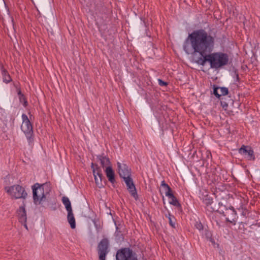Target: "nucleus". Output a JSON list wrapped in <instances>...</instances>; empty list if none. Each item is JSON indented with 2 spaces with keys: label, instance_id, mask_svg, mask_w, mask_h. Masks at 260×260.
<instances>
[{
  "label": "nucleus",
  "instance_id": "nucleus-1",
  "mask_svg": "<svg viewBox=\"0 0 260 260\" xmlns=\"http://www.w3.org/2000/svg\"><path fill=\"white\" fill-rule=\"evenodd\" d=\"M215 38L204 29L193 31L185 41L183 49L188 54L198 53L201 56L196 62L204 66L210 63L213 69H218L228 64V55L222 52L211 53L214 47Z\"/></svg>",
  "mask_w": 260,
  "mask_h": 260
},
{
  "label": "nucleus",
  "instance_id": "nucleus-2",
  "mask_svg": "<svg viewBox=\"0 0 260 260\" xmlns=\"http://www.w3.org/2000/svg\"><path fill=\"white\" fill-rule=\"evenodd\" d=\"M5 190L13 199H25L27 195L24 188L18 184L6 186Z\"/></svg>",
  "mask_w": 260,
  "mask_h": 260
},
{
  "label": "nucleus",
  "instance_id": "nucleus-3",
  "mask_svg": "<svg viewBox=\"0 0 260 260\" xmlns=\"http://www.w3.org/2000/svg\"><path fill=\"white\" fill-rule=\"evenodd\" d=\"M33 199L36 205H39L45 200L46 195L44 193V187L42 185L36 183L32 186Z\"/></svg>",
  "mask_w": 260,
  "mask_h": 260
},
{
  "label": "nucleus",
  "instance_id": "nucleus-4",
  "mask_svg": "<svg viewBox=\"0 0 260 260\" xmlns=\"http://www.w3.org/2000/svg\"><path fill=\"white\" fill-rule=\"evenodd\" d=\"M98 252L99 260H105L106 256L109 251V241L107 238L103 239L98 246Z\"/></svg>",
  "mask_w": 260,
  "mask_h": 260
},
{
  "label": "nucleus",
  "instance_id": "nucleus-5",
  "mask_svg": "<svg viewBox=\"0 0 260 260\" xmlns=\"http://www.w3.org/2000/svg\"><path fill=\"white\" fill-rule=\"evenodd\" d=\"M117 260H137L135 253L129 248L118 250L116 253Z\"/></svg>",
  "mask_w": 260,
  "mask_h": 260
},
{
  "label": "nucleus",
  "instance_id": "nucleus-6",
  "mask_svg": "<svg viewBox=\"0 0 260 260\" xmlns=\"http://www.w3.org/2000/svg\"><path fill=\"white\" fill-rule=\"evenodd\" d=\"M91 167L92 170L96 185L99 188L102 187L104 186L102 183L103 175L101 173L100 168L97 165L94 164L93 163H91Z\"/></svg>",
  "mask_w": 260,
  "mask_h": 260
},
{
  "label": "nucleus",
  "instance_id": "nucleus-7",
  "mask_svg": "<svg viewBox=\"0 0 260 260\" xmlns=\"http://www.w3.org/2000/svg\"><path fill=\"white\" fill-rule=\"evenodd\" d=\"M22 123L21 124V129L25 134L30 135L32 133V126L30 123L27 116L25 114L22 115Z\"/></svg>",
  "mask_w": 260,
  "mask_h": 260
},
{
  "label": "nucleus",
  "instance_id": "nucleus-8",
  "mask_svg": "<svg viewBox=\"0 0 260 260\" xmlns=\"http://www.w3.org/2000/svg\"><path fill=\"white\" fill-rule=\"evenodd\" d=\"M127 186L129 193L136 200L138 198V194L137 193L136 189L132 178L129 176L123 178Z\"/></svg>",
  "mask_w": 260,
  "mask_h": 260
},
{
  "label": "nucleus",
  "instance_id": "nucleus-9",
  "mask_svg": "<svg viewBox=\"0 0 260 260\" xmlns=\"http://www.w3.org/2000/svg\"><path fill=\"white\" fill-rule=\"evenodd\" d=\"M239 152L241 154L247 155L246 158L249 160H254V152L250 146L243 145L239 149Z\"/></svg>",
  "mask_w": 260,
  "mask_h": 260
},
{
  "label": "nucleus",
  "instance_id": "nucleus-10",
  "mask_svg": "<svg viewBox=\"0 0 260 260\" xmlns=\"http://www.w3.org/2000/svg\"><path fill=\"white\" fill-rule=\"evenodd\" d=\"M118 173L120 177L124 178L131 176L130 171L128 167L124 164L117 163Z\"/></svg>",
  "mask_w": 260,
  "mask_h": 260
},
{
  "label": "nucleus",
  "instance_id": "nucleus-11",
  "mask_svg": "<svg viewBox=\"0 0 260 260\" xmlns=\"http://www.w3.org/2000/svg\"><path fill=\"white\" fill-rule=\"evenodd\" d=\"M17 213L19 221L23 223L24 226L27 230V226L26 223L27 220L26 213L24 207L23 206L20 207Z\"/></svg>",
  "mask_w": 260,
  "mask_h": 260
},
{
  "label": "nucleus",
  "instance_id": "nucleus-12",
  "mask_svg": "<svg viewBox=\"0 0 260 260\" xmlns=\"http://www.w3.org/2000/svg\"><path fill=\"white\" fill-rule=\"evenodd\" d=\"M213 93L217 98L226 95L228 93V89L226 87H214Z\"/></svg>",
  "mask_w": 260,
  "mask_h": 260
},
{
  "label": "nucleus",
  "instance_id": "nucleus-13",
  "mask_svg": "<svg viewBox=\"0 0 260 260\" xmlns=\"http://www.w3.org/2000/svg\"><path fill=\"white\" fill-rule=\"evenodd\" d=\"M106 175L109 181L111 183L115 181L114 173L110 166H108L105 170Z\"/></svg>",
  "mask_w": 260,
  "mask_h": 260
},
{
  "label": "nucleus",
  "instance_id": "nucleus-14",
  "mask_svg": "<svg viewBox=\"0 0 260 260\" xmlns=\"http://www.w3.org/2000/svg\"><path fill=\"white\" fill-rule=\"evenodd\" d=\"M68 221L70 224L71 228L74 229L76 228L75 219L73 213V210L68 212Z\"/></svg>",
  "mask_w": 260,
  "mask_h": 260
},
{
  "label": "nucleus",
  "instance_id": "nucleus-15",
  "mask_svg": "<svg viewBox=\"0 0 260 260\" xmlns=\"http://www.w3.org/2000/svg\"><path fill=\"white\" fill-rule=\"evenodd\" d=\"M97 158L100 161L101 164L103 168L107 166L108 167L110 165L109 159L104 154L98 155Z\"/></svg>",
  "mask_w": 260,
  "mask_h": 260
},
{
  "label": "nucleus",
  "instance_id": "nucleus-16",
  "mask_svg": "<svg viewBox=\"0 0 260 260\" xmlns=\"http://www.w3.org/2000/svg\"><path fill=\"white\" fill-rule=\"evenodd\" d=\"M161 186L162 188V190L165 192V193L167 197L170 196L172 193V190L170 186L165 183L164 181H162L161 183Z\"/></svg>",
  "mask_w": 260,
  "mask_h": 260
},
{
  "label": "nucleus",
  "instance_id": "nucleus-17",
  "mask_svg": "<svg viewBox=\"0 0 260 260\" xmlns=\"http://www.w3.org/2000/svg\"><path fill=\"white\" fill-rule=\"evenodd\" d=\"M62 202L65 206L66 209L68 212L72 210L71 202L68 197H63L62 198Z\"/></svg>",
  "mask_w": 260,
  "mask_h": 260
},
{
  "label": "nucleus",
  "instance_id": "nucleus-18",
  "mask_svg": "<svg viewBox=\"0 0 260 260\" xmlns=\"http://www.w3.org/2000/svg\"><path fill=\"white\" fill-rule=\"evenodd\" d=\"M167 197H168V198L170 200L169 201V203L170 204L178 207H180V203L178 202L176 197L173 195V193H171L170 196H168Z\"/></svg>",
  "mask_w": 260,
  "mask_h": 260
},
{
  "label": "nucleus",
  "instance_id": "nucleus-19",
  "mask_svg": "<svg viewBox=\"0 0 260 260\" xmlns=\"http://www.w3.org/2000/svg\"><path fill=\"white\" fill-rule=\"evenodd\" d=\"M3 79L4 82L8 83L12 81V79L8 72L4 69L2 70Z\"/></svg>",
  "mask_w": 260,
  "mask_h": 260
},
{
  "label": "nucleus",
  "instance_id": "nucleus-20",
  "mask_svg": "<svg viewBox=\"0 0 260 260\" xmlns=\"http://www.w3.org/2000/svg\"><path fill=\"white\" fill-rule=\"evenodd\" d=\"M236 214V213L233 209H229L226 210V212L224 213V216L226 217V219L228 221L231 222V219L228 216L229 215H231L232 216H235Z\"/></svg>",
  "mask_w": 260,
  "mask_h": 260
},
{
  "label": "nucleus",
  "instance_id": "nucleus-21",
  "mask_svg": "<svg viewBox=\"0 0 260 260\" xmlns=\"http://www.w3.org/2000/svg\"><path fill=\"white\" fill-rule=\"evenodd\" d=\"M18 94L19 95L20 101L21 103H23V105L24 106H26L27 105V101L25 100V98L23 95V94L21 93L20 90H19L18 91Z\"/></svg>",
  "mask_w": 260,
  "mask_h": 260
},
{
  "label": "nucleus",
  "instance_id": "nucleus-22",
  "mask_svg": "<svg viewBox=\"0 0 260 260\" xmlns=\"http://www.w3.org/2000/svg\"><path fill=\"white\" fill-rule=\"evenodd\" d=\"M204 202L206 205L208 206L211 205L213 201L212 199H211L210 197L206 196L205 199L204 200Z\"/></svg>",
  "mask_w": 260,
  "mask_h": 260
},
{
  "label": "nucleus",
  "instance_id": "nucleus-23",
  "mask_svg": "<svg viewBox=\"0 0 260 260\" xmlns=\"http://www.w3.org/2000/svg\"><path fill=\"white\" fill-rule=\"evenodd\" d=\"M195 226L196 228L199 230H201L203 229V225L202 224V223L199 222V221H197L196 222V224H195Z\"/></svg>",
  "mask_w": 260,
  "mask_h": 260
},
{
  "label": "nucleus",
  "instance_id": "nucleus-24",
  "mask_svg": "<svg viewBox=\"0 0 260 260\" xmlns=\"http://www.w3.org/2000/svg\"><path fill=\"white\" fill-rule=\"evenodd\" d=\"M168 218L169 220V223H170V225L172 227L174 228L175 227V222L173 221L172 218L171 217L170 214H169Z\"/></svg>",
  "mask_w": 260,
  "mask_h": 260
},
{
  "label": "nucleus",
  "instance_id": "nucleus-25",
  "mask_svg": "<svg viewBox=\"0 0 260 260\" xmlns=\"http://www.w3.org/2000/svg\"><path fill=\"white\" fill-rule=\"evenodd\" d=\"M158 81L159 85L160 86H166L167 85V82L162 81L161 79H158Z\"/></svg>",
  "mask_w": 260,
  "mask_h": 260
},
{
  "label": "nucleus",
  "instance_id": "nucleus-26",
  "mask_svg": "<svg viewBox=\"0 0 260 260\" xmlns=\"http://www.w3.org/2000/svg\"><path fill=\"white\" fill-rule=\"evenodd\" d=\"M221 104L223 106V107H224L225 106H228L227 104H226L225 103H223L222 101L221 102Z\"/></svg>",
  "mask_w": 260,
  "mask_h": 260
},
{
  "label": "nucleus",
  "instance_id": "nucleus-27",
  "mask_svg": "<svg viewBox=\"0 0 260 260\" xmlns=\"http://www.w3.org/2000/svg\"><path fill=\"white\" fill-rule=\"evenodd\" d=\"M3 3H4V6H5V7H6V4H5V3L4 1H3Z\"/></svg>",
  "mask_w": 260,
  "mask_h": 260
},
{
  "label": "nucleus",
  "instance_id": "nucleus-28",
  "mask_svg": "<svg viewBox=\"0 0 260 260\" xmlns=\"http://www.w3.org/2000/svg\"><path fill=\"white\" fill-rule=\"evenodd\" d=\"M236 76H237V79H238V75H236Z\"/></svg>",
  "mask_w": 260,
  "mask_h": 260
},
{
  "label": "nucleus",
  "instance_id": "nucleus-29",
  "mask_svg": "<svg viewBox=\"0 0 260 260\" xmlns=\"http://www.w3.org/2000/svg\"><path fill=\"white\" fill-rule=\"evenodd\" d=\"M6 11L7 13H8V11L6 9Z\"/></svg>",
  "mask_w": 260,
  "mask_h": 260
}]
</instances>
